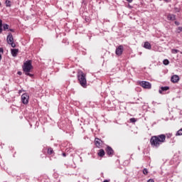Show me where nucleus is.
Segmentation results:
<instances>
[{
	"mask_svg": "<svg viewBox=\"0 0 182 182\" xmlns=\"http://www.w3.org/2000/svg\"><path fill=\"white\" fill-rule=\"evenodd\" d=\"M151 147L159 149L163 143H166V134H162L158 136H153L150 139Z\"/></svg>",
	"mask_w": 182,
	"mask_h": 182,
	"instance_id": "nucleus-1",
	"label": "nucleus"
},
{
	"mask_svg": "<svg viewBox=\"0 0 182 182\" xmlns=\"http://www.w3.org/2000/svg\"><path fill=\"white\" fill-rule=\"evenodd\" d=\"M77 80L82 87H87V80H86V74L82 70H78L77 74Z\"/></svg>",
	"mask_w": 182,
	"mask_h": 182,
	"instance_id": "nucleus-2",
	"label": "nucleus"
},
{
	"mask_svg": "<svg viewBox=\"0 0 182 182\" xmlns=\"http://www.w3.org/2000/svg\"><path fill=\"white\" fill-rule=\"evenodd\" d=\"M23 71L24 72L25 75L32 77L33 75L29 73L32 69H33V66L32 65V60H29L26 61L23 65Z\"/></svg>",
	"mask_w": 182,
	"mask_h": 182,
	"instance_id": "nucleus-3",
	"label": "nucleus"
},
{
	"mask_svg": "<svg viewBox=\"0 0 182 182\" xmlns=\"http://www.w3.org/2000/svg\"><path fill=\"white\" fill-rule=\"evenodd\" d=\"M7 43L9 45H11V48H16V44L14 43V36H12L11 33H9V35L7 36Z\"/></svg>",
	"mask_w": 182,
	"mask_h": 182,
	"instance_id": "nucleus-4",
	"label": "nucleus"
},
{
	"mask_svg": "<svg viewBox=\"0 0 182 182\" xmlns=\"http://www.w3.org/2000/svg\"><path fill=\"white\" fill-rule=\"evenodd\" d=\"M139 85L144 89H151V84L147 81H139Z\"/></svg>",
	"mask_w": 182,
	"mask_h": 182,
	"instance_id": "nucleus-5",
	"label": "nucleus"
},
{
	"mask_svg": "<svg viewBox=\"0 0 182 182\" xmlns=\"http://www.w3.org/2000/svg\"><path fill=\"white\" fill-rule=\"evenodd\" d=\"M21 101L23 105H28L29 103V95L24 93L21 95Z\"/></svg>",
	"mask_w": 182,
	"mask_h": 182,
	"instance_id": "nucleus-6",
	"label": "nucleus"
},
{
	"mask_svg": "<svg viewBox=\"0 0 182 182\" xmlns=\"http://www.w3.org/2000/svg\"><path fill=\"white\" fill-rule=\"evenodd\" d=\"M105 151L109 157H112L114 154V151L111 146H107L105 149Z\"/></svg>",
	"mask_w": 182,
	"mask_h": 182,
	"instance_id": "nucleus-7",
	"label": "nucleus"
},
{
	"mask_svg": "<svg viewBox=\"0 0 182 182\" xmlns=\"http://www.w3.org/2000/svg\"><path fill=\"white\" fill-rule=\"evenodd\" d=\"M95 144L96 147L98 149H101L102 146H103V141L99 138H95Z\"/></svg>",
	"mask_w": 182,
	"mask_h": 182,
	"instance_id": "nucleus-8",
	"label": "nucleus"
},
{
	"mask_svg": "<svg viewBox=\"0 0 182 182\" xmlns=\"http://www.w3.org/2000/svg\"><path fill=\"white\" fill-rule=\"evenodd\" d=\"M124 50V49L123 48V46H118L115 51L116 55H117V56H122V54L123 53Z\"/></svg>",
	"mask_w": 182,
	"mask_h": 182,
	"instance_id": "nucleus-9",
	"label": "nucleus"
},
{
	"mask_svg": "<svg viewBox=\"0 0 182 182\" xmlns=\"http://www.w3.org/2000/svg\"><path fill=\"white\" fill-rule=\"evenodd\" d=\"M178 80H180V77L176 75H173L171 78V81L172 82V83H177Z\"/></svg>",
	"mask_w": 182,
	"mask_h": 182,
	"instance_id": "nucleus-10",
	"label": "nucleus"
},
{
	"mask_svg": "<svg viewBox=\"0 0 182 182\" xmlns=\"http://www.w3.org/2000/svg\"><path fill=\"white\" fill-rule=\"evenodd\" d=\"M166 18L168 21H176V15L174 14H167Z\"/></svg>",
	"mask_w": 182,
	"mask_h": 182,
	"instance_id": "nucleus-11",
	"label": "nucleus"
},
{
	"mask_svg": "<svg viewBox=\"0 0 182 182\" xmlns=\"http://www.w3.org/2000/svg\"><path fill=\"white\" fill-rule=\"evenodd\" d=\"M11 53L14 58H16L18 56V53H19L18 49H11Z\"/></svg>",
	"mask_w": 182,
	"mask_h": 182,
	"instance_id": "nucleus-12",
	"label": "nucleus"
},
{
	"mask_svg": "<svg viewBox=\"0 0 182 182\" xmlns=\"http://www.w3.org/2000/svg\"><path fill=\"white\" fill-rule=\"evenodd\" d=\"M144 48H145V49H151V44H150V43H149V41H146L144 43Z\"/></svg>",
	"mask_w": 182,
	"mask_h": 182,
	"instance_id": "nucleus-13",
	"label": "nucleus"
},
{
	"mask_svg": "<svg viewBox=\"0 0 182 182\" xmlns=\"http://www.w3.org/2000/svg\"><path fill=\"white\" fill-rule=\"evenodd\" d=\"M168 89H170V87H161V90H159V93L161 95V94H163V92H166V91L168 90Z\"/></svg>",
	"mask_w": 182,
	"mask_h": 182,
	"instance_id": "nucleus-14",
	"label": "nucleus"
},
{
	"mask_svg": "<svg viewBox=\"0 0 182 182\" xmlns=\"http://www.w3.org/2000/svg\"><path fill=\"white\" fill-rule=\"evenodd\" d=\"M97 154H98L99 157H103L105 154V150L104 149H100Z\"/></svg>",
	"mask_w": 182,
	"mask_h": 182,
	"instance_id": "nucleus-15",
	"label": "nucleus"
},
{
	"mask_svg": "<svg viewBox=\"0 0 182 182\" xmlns=\"http://www.w3.org/2000/svg\"><path fill=\"white\" fill-rule=\"evenodd\" d=\"M5 5H6V6H7V7H11V1L6 0V1H5Z\"/></svg>",
	"mask_w": 182,
	"mask_h": 182,
	"instance_id": "nucleus-16",
	"label": "nucleus"
},
{
	"mask_svg": "<svg viewBox=\"0 0 182 182\" xmlns=\"http://www.w3.org/2000/svg\"><path fill=\"white\" fill-rule=\"evenodd\" d=\"M48 154H53V149L48 148Z\"/></svg>",
	"mask_w": 182,
	"mask_h": 182,
	"instance_id": "nucleus-17",
	"label": "nucleus"
},
{
	"mask_svg": "<svg viewBox=\"0 0 182 182\" xmlns=\"http://www.w3.org/2000/svg\"><path fill=\"white\" fill-rule=\"evenodd\" d=\"M3 29H4V31H6V29H9V25L4 24L3 25Z\"/></svg>",
	"mask_w": 182,
	"mask_h": 182,
	"instance_id": "nucleus-18",
	"label": "nucleus"
},
{
	"mask_svg": "<svg viewBox=\"0 0 182 182\" xmlns=\"http://www.w3.org/2000/svg\"><path fill=\"white\" fill-rule=\"evenodd\" d=\"M143 174H144V176H147L149 174V171L147 170V168L143 169Z\"/></svg>",
	"mask_w": 182,
	"mask_h": 182,
	"instance_id": "nucleus-19",
	"label": "nucleus"
},
{
	"mask_svg": "<svg viewBox=\"0 0 182 182\" xmlns=\"http://www.w3.org/2000/svg\"><path fill=\"white\" fill-rule=\"evenodd\" d=\"M163 63H164V65H167L170 63V61H168V60H167V59H165V60H164Z\"/></svg>",
	"mask_w": 182,
	"mask_h": 182,
	"instance_id": "nucleus-20",
	"label": "nucleus"
},
{
	"mask_svg": "<svg viewBox=\"0 0 182 182\" xmlns=\"http://www.w3.org/2000/svg\"><path fill=\"white\" fill-rule=\"evenodd\" d=\"M178 52H180V50H178L177 49H172L171 50V53H173V54L178 53Z\"/></svg>",
	"mask_w": 182,
	"mask_h": 182,
	"instance_id": "nucleus-21",
	"label": "nucleus"
},
{
	"mask_svg": "<svg viewBox=\"0 0 182 182\" xmlns=\"http://www.w3.org/2000/svg\"><path fill=\"white\" fill-rule=\"evenodd\" d=\"M176 136H182V128L177 132Z\"/></svg>",
	"mask_w": 182,
	"mask_h": 182,
	"instance_id": "nucleus-22",
	"label": "nucleus"
},
{
	"mask_svg": "<svg viewBox=\"0 0 182 182\" xmlns=\"http://www.w3.org/2000/svg\"><path fill=\"white\" fill-rule=\"evenodd\" d=\"M0 33H2V20H0Z\"/></svg>",
	"mask_w": 182,
	"mask_h": 182,
	"instance_id": "nucleus-23",
	"label": "nucleus"
},
{
	"mask_svg": "<svg viewBox=\"0 0 182 182\" xmlns=\"http://www.w3.org/2000/svg\"><path fill=\"white\" fill-rule=\"evenodd\" d=\"M129 121L131 122V123H136V120L135 119V118H131L129 119Z\"/></svg>",
	"mask_w": 182,
	"mask_h": 182,
	"instance_id": "nucleus-24",
	"label": "nucleus"
},
{
	"mask_svg": "<svg viewBox=\"0 0 182 182\" xmlns=\"http://www.w3.org/2000/svg\"><path fill=\"white\" fill-rule=\"evenodd\" d=\"M178 31H178V33H180L181 32H182V27H178Z\"/></svg>",
	"mask_w": 182,
	"mask_h": 182,
	"instance_id": "nucleus-25",
	"label": "nucleus"
},
{
	"mask_svg": "<svg viewBox=\"0 0 182 182\" xmlns=\"http://www.w3.org/2000/svg\"><path fill=\"white\" fill-rule=\"evenodd\" d=\"M0 53H4V48H0Z\"/></svg>",
	"mask_w": 182,
	"mask_h": 182,
	"instance_id": "nucleus-26",
	"label": "nucleus"
},
{
	"mask_svg": "<svg viewBox=\"0 0 182 182\" xmlns=\"http://www.w3.org/2000/svg\"><path fill=\"white\" fill-rule=\"evenodd\" d=\"M147 182H154V179H149Z\"/></svg>",
	"mask_w": 182,
	"mask_h": 182,
	"instance_id": "nucleus-27",
	"label": "nucleus"
},
{
	"mask_svg": "<svg viewBox=\"0 0 182 182\" xmlns=\"http://www.w3.org/2000/svg\"><path fill=\"white\" fill-rule=\"evenodd\" d=\"M127 2H129V4H132L133 2V0H127Z\"/></svg>",
	"mask_w": 182,
	"mask_h": 182,
	"instance_id": "nucleus-28",
	"label": "nucleus"
},
{
	"mask_svg": "<svg viewBox=\"0 0 182 182\" xmlns=\"http://www.w3.org/2000/svg\"><path fill=\"white\" fill-rule=\"evenodd\" d=\"M175 24H176L177 26H178V25H180V23H178V21H175Z\"/></svg>",
	"mask_w": 182,
	"mask_h": 182,
	"instance_id": "nucleus-29",
	"label": "nucleus"
},
{
	"mask_svg": "<svg viewBox=\"0 0 182 182\" xmlns=\"http://www.w3.org/2000/svg\"><path fill=\"white\" fill-rule=\"evenodd\" d=\"M165 2H171V0H164Z\"/></svg>",
	"mask_w": 182,
	"mask_h": 182,
	"instance_id": "nucleus-30",
	"label": "nucleus"
},
{
	"mask_svg": "<svg viewBox=\"0 0 182 182\" xmlns=\"http://www.w3.org/2000/svg\"><path fill=\"white\" fill-rule=\"evenodd\" d=\"M17 73H18V75H22V72H21V71H18Z\"/></svg>",
	"mask_w": 182,
	"mask_h": 182,
	"instance_id": "nucleus-31",
	"label": "nucleus"
},
{
	"mask_svg": "<svg viewBox=\"0 0 182 182\" xmlns=\"http://www.w3.org/2000/svg\"><path fill=\"white\" fill-rule=\"evenodd\" d=\"M63 157H66V154H65V153H63Z\"/></svg>",
	"mask_w": 182,
	"mask_h": 182,
	"instance_id": "nucleus-32",
	"label": "nucleus"
},
{
	"mask_svg": "<svg viewBox=\"0 0 182 182\" xmlns=\"http://www.w3.org/2000/svg\"><path fill=\"white\" fill-rule=\"evenodd\" d=\"M0 60H2V55L0 54Z\"/></svg>",
	"mask_w": 182,
	"mask_h": 182,
	"instance_id": "nucleus-33",
	"label": "nucleus"
},
{
	"mask_svg": "<svg viewBox=\"0 0 182 182\" xmlns=\"http://www.w3.org/2000/svg\"><path fill=\"white\" fill-rule=\"evenodd\" d=\"M10 32H14V29H9Z\"/></svg>",
	"mask_w": 182,
	"mask_h": 182,
	"instance_id": "nucleus-34",
	"label": "nucleus"
},
{
	"mask_svg": "<svg viewBox=\"0 0 182 182\" xmlns=\"http://www.w3.org/2000/svg\"><path fill=\"white\" fill-rule=\"evenodd\" d=\"M159 1H161V0H159Z\"/></svg>",
	"mask_w": 182,
	"mask_h": 182,
	"instance_id": "nucleus-35",
	"label": "nucleus"
}]
</instances>
